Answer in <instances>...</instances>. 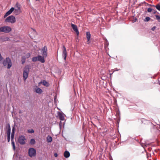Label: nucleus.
Listing matches in <instances>:
<instances>
[{
	"label": "nucleus",
	"instance_id": "obj_1",
	"mask_svg": "<svg viewBox=\"0 0 160 160\" xmlns=\"http://www.w3.org/2000/svg\"><path fill=\"white\" fill-rule=\"evenodd\" d=\"M14 8V13L15 15H18L22 12L20 5L18 2L16 4Z\"/></svg>",
	"mask_w": 160,
	"mask_h": 160
},
{
	"label": "nucleus",
	"instance_id": "obj_2",
	"mask_svg": "<svg viewBox=\"0 0 160 160\" xmlns=\"http://www.w3.org/2000/svg\"><path fill=\"white\" fill-rule=\"evenodd\" d=\"M3 64L4 66L7 67L8 69H9L12 65L11 60L9 58H6L3 61Z\"/></svg>",
	"mask_w": 160,
	"mask_h": 160
},
{
	"label": "nucleus",
	"instance_id": "obj_3",
	"mask_svg": "<svg viewBox=\"0 0 160 160\" xmlns=\"http://www.w3.org/2000/svg\"><path fill=\"white\" fill-rule=\"evenodd\" d=\"M29 72V68L28 66H25L24 69L23 73V79L24 81L26 80L28 78Z\"/></svg>",
	"mask_w": 160,
	"mask_h": 160
},
{
	"label": "nucleus",
	"instance_id": "obj_4",
	"mask_svg": "<svg viewBox=\"0 0 160 160\" xmlns=\"http://www.w3.org/2000/svg\"><path fill=\"white\" fill-rule=\"evenodd\" d=\"M32 61L33 62H36L38 61L42 63H44L45 61L43 57L40 55H38L37 57L33 58H32Z\"/></svg>",
	"mask_w": 160,
	"mask_h": 160
},
{
	"label": "nucleus",
	"instance_id": "obj_5",
	"mask_svg": "<svg viewBox=\"0 0 160 160\" xmlns=\"http://www.w3.org/2000/svg\"><path fill=\"white\" fill-rule=\"evenodd\" d=\"M5 22H10L13 23L16 22V18L15 17L12 15H11L5 19Z\"/></svg>",
	"mask_w": 160,
	"mask_h": 160
},
{
	"label": "nucleus",
	"instance_id": "obj_6",
	"mask_svg": "<svg viewBox=\"0 0 160 160\" xmlns=\"http://www.w3.org/2000/svg\"><path fill=\"white\" fill-rule=\"evenodd\" d=\"M11 30V28L9 26H4L0 28V32L8 33L10 32Z\"/></svg>",
	"mask_w": 160,
	"mask_h": 160
},
{
	"label": "nucleus",
	"instance_id": "obj_7",
	"mask_svg": "<svg viewBox=\"0 0 160 160\" xmlns=\"http://www.w3.org/2000/svg\"><path fill=\"white\" fill-rule=\"evenodd\" d=\"M26 139L24 136H20L18 138V141L19 143L21 145H23L25 143Z\"/></svg>",
	"mask_w": 160,
	"mask_h": 160
},
{
	"label": "nucleus",
	"instance_id": "obj_8",
	"mask_svg": "<svg viewBox=\"0 0 160 160\" xmlns=\"http://www.w3.org/2000/svg\"><path fill=\"white\" fill-rule=\"evenodd\" d=\"M48 49L47 47L45 46L42 48L41 50L43 58H46L48 56Z\"/></svg>",
	"mask_w": 160,
	"mask_h": 160
},
{
	"label": "nucleus",
	"instance_id": "obj_9",
	"mask_svg": "<svg viewBox=\"0 0 160 160\" xmlns=\"http://www.w3.org/2000/svg\"><path fill=\"white\" fill-rule=\"evenodd\" d=\"M36 150L33 148H31L28 150V154L31 157L34 156L36 155Z\"/></svg>",
	"mask_w": 160,
	"mask_h": 160
},
{
	"label": "nucleus",
	"instance_id": "obj_10",
	"mask_svg": "<svg viewBox=\"0 0 160 160\" xmlns=\"http://www.w3.org/2000/svg\"><path fill=\"white\" fill-rule=\"evenodd\" d=\"M67 56V52L66 49L65 48V47L64 46H63L62 49V56L64 58V60L65 61L66 60Z\"/></svg>",
	"mask_w": 160,
	"mask_h": 160
},
{
	"label": "nucleus",
	"instance_id": "obj_11",
	"mask_svg": "<svg viewBox=\"0 0 160 160\" xmlns=\"http://www.w3.org/2000/svg\"><path fill=\"white\" fill-rule=\"evenodd\" d=\"M14 8L13 7L11 8L5 14L4 16V18H5L7 16L10 14L12 12L14 11Z\"/></svg>",
	"mask_w": 160,
	"mask_h": 160
},
{
	"label": "nucleus",
	"instance_id": "obj_12",
	"mask_svg": "<svg viewBox=\"0 0 160 160\" xmlns=\"http://www.w3.org/2000/svg\"><path fill=\"white\" fill-rule=\"evenodd\" d=\"M58 115L59 116V119L62 120L63 121L65 119V115L63 113L60 112H58Z\"/></svg>",
	"mask_w": 160,
	"mask_h": 160
},
{
	"label": "nucleus",
	"instance_id": "obj_13",
	"mask_svg": "<svg viewBox=\"0 0 160 160\" xmlns=\"http://www.w3.org/2000/svg\"><path fill=\"white\" fill-rule=\"evenodd\" d=\"M71 26L74 31H75L76 33L78 35L79 34V32L77 26L73 24L72 23Z\"/></svg>",
	"mask_w": 160,
	"mask_h": 160
},
{
	"label": "nucleus",
	"instance_id": "obj_14",
	"mask_svg": "<svg viewBox=\"0 0 160 160\" xmlns=\"http://www.w3.org/2000/svg\"><path fill=\"white\" fill-rule=\"evenodd\" d=\"M141 122L142 123H143L144 124H148L150 123V122L148 120L144 118L141 119Z\"/></svg>",
	"mask_w": 160,
	"mask_h": 160
},
{
	"label": "nucleus",
	"instance_id": "obj_15",
	"mask_svg": "<svg viewBox=\"0 0 160 160\" xmlns=\"http://www.w3.org/2000/svg\"><path fill=\"white\" fill-rule=\"evenodd\" d=\"M35 91L37 93L40 94L42 92V90L39 88L36 87V88H34Z\"/></svg>",
	"mask_w": 160,
	"mask_h": 160
},
{
	"label": "nucleus",
	"instance_id": "obj_16",
	"mask_svg": "<svg viewBox=\"0 0 160 160\" xmlns=\"http://www.w3.org/2000/svg\"><path fill=\"white\" fill-rule=\"evenodd\" d=\"M41 83L44 86L46 87H48L49 86V83L45 80H43L41 82Z\"/></svg>",
	"mask_w": 160,
	"mask_h": 160
},
{
	"label": "nucleus",
	"instance_id": "obj_17",
	"mask_svg": "<svg viewBox=\"0 0 160 160\" xmlns=\"http://www.w3.org/2000/svg\"><path fill=\"white\" fill-rule=\"evenodd\" d=\"M64 156L66 158H68L70 156V153L68 151H65L64 152Z\"/></svg>",
	"mask_w": 160,
	"mask_h": 160
},
{
	"label": "nucleus",
	"instance_id": "obj_18",
	"mask_svg": "<svg viewBox=\"0 0 160 160\" xmlns=\"http://www.w3.org/2000/svg\"><path fill=\"white\" fill-rule=\"evenodd\" d=\"M8 125L9 126V127L8 129L7 130L6 132L7 136H10L11 129L10 125L9 124H8Z\"/></svg>",
	"mask_w": 160,
	"mask_h": 160
},
{
	"label": "nucleus",
	"instance_id": "obj_19",
	"mask_svg": "<svg viewBox=\"0 0 160 160\" xmlns=\"http://www.w3.org/2000/svg\"><path fill=\"white\" fill-rule=\"evenodd\" d=\"M52 141V138L50 136L48 135L47 138V141L48 142H50Z\"/></svg>",
	"mask_w": 160,
	"mask_h": 160
},
{
	"label": "nucleus",
	"instance_id": "obj_20",
	"mask_svg": "<svg viewBox=\"0 0 160 160\" xmlns=\"http://www.w3.org/2000/svg\"><path fill=\"white\" fill-rule=\"evenodd\" d=\"M14 133H15V128L14 127H13L12 131V133H11V138H12V139L13 138H14Z\"/></svg>",
	"mask_w": 160,
	"mask_h": 160
},
{
	"label": "nucleus",
	"instance_id": "obj_21",
	"mask_svg": "<svg viewBox=\"0 0 160 160\" xmlns=\"http://www.w3.org/2000/svg\"><path fill=\"white\" fill-rule=\"evenodd\" d=\"M13 139L14 138H13L12 139V138H11V141L12 142L11 144L12 146L13 150H15V143L14 142Z\"/></svg>",
	"mask_w": 160,
	"mask_h": 160
},
{
	"label": "nucleus",
	"instance_id": "obj_22",
	"mask_svg": "<svg viewBox=\"0 0 160 160\" xmlns=\"http://www.w3.org/2000/svg\"><path fill=\"white\" fill-rule=\"evenodd\" d=\"M91 37V35L89 32H87V38L88 39V41L90 39V38Z\"/></svg>",
	"mask_w": 160,
	"mask_h": 160
},
{
	"label": "nucleus",
	"instance_id": "obj_23",
	"mask_svg": "<svg viewBox=\"0 0 160 160\" xmlns=\"http://www.w3.org/2000/svg\"><path fill=\"white\" fill-rule=\"evenodd\" d=\"M35 143V141L34 139H32L30 141V143L32 145L34 144Z\"/></svg>",
	"mask_w": 160,
	"mask_h": 160
},
{
	"label": "nucleus",
	"instance_id": "obj_24",
	"mask_svg": "<svg viewBox=\"0 0 160 160\" xmlns=\"http://www.w3.org/2000/svg\"><path fill=\"white\" fill-rule=\"evenodd\" d=\"M155 17L157 20L160 22V16L158 15H156Z\"/></svg>",
	"mask_w": 160,
	"mask_h": 160
},
{
	"label": "nucleus",
	"instance_id": "obj_25",
	"mask_svg": "<svg viewBox=\"0 0 160 160\" xmlns=\"http://www.w3.org/2000/svg\"><path fill=\"white\" fill-rule=\"evenodd\" d=\"M28 132L29 133H33L34 132V130L32 129H29L28 130Z\"/></svg>",
	"mask_w": 160,
	"mask_h": 160
},
{
	"label": "nucleus",
	"instance_id": "obj_26",
	"mask_svg": "<svg viewBox=\"0 0 160 160\" xmlns=\"http://www.w3.org/2000/svg\"><path fill=\"white\" fill-rule=\"evenodd\" d=\"M155 7L158 10L160 11V5L159 4H157L155 6Z\"/></svg>",
	"mask_w": 160,
	"mask_h": 160
},
{
	"label": "nucleus",
	"instance_id": "obj_27",
	"mask_svg": "<svg viewBox=\"0 0 160 160\" xmlns=\"http://www.w3.org/2000/svg\"><path fill=\"white\" fill-rule=\"evenodd\" d=\"M150 20V18L148 17H146L144 21L145 22H148Z\"/></svg>",
	"mask_w": 160,
	"mask_h": 160
},
{
	"label": "nucleus",
	"instance_id": "obj_28",
	"mask_svg": "<svg viewBox=\"0 0 160 160\" xmlns=\"http://www.w3.org/2000/svg\"><path fill=\"white\" fill-rule=\"evenodd\" d=\"M25 61V58L23 57L22 60V64L24 63Z\"/></svg>",
	"mask_w": 160,
	"mask_h": 160
},
{
	"label": "nucleus",
	"instance_id": "obj_29",
	"mask_svg": "<svg viewBox=\"0 0 160 160\" xmlns=\"http://www.w3.org/2000/svg\"><path fill=\"white\" fill-rule=\"evenodd\" d=\"M152 10V9L151 8H148L147 10V11L148 12H151Z\"/></svg>",
	"mask_w": 160,
	"mask_h": 160
},
{
	"label": "nucleus",
	"instance_id": "obj_30",
	"mask_svg": "<svg viewBox=\"0 0 160 160\" xmlns=\"http://www.w3.org/2000/svg\"><path fill=\"white\" fill-rule=\"evenodd\" d=\"M7 139H8V142H9L10 140V136H7Z\"/></svg>",
	"mask_w": 160,
	"mask_h": 160
},
{
	"label": "nucleus",
	"instance_id": "obj_31",
	"mask_svg": "<svg viewBox=\"0 0 160 160\" xmlns=\"http://www.w3.org/2000/svg\"><path fill=\"white\" fill-rule=\"evenodd\" d=\"M30 53H28L27 54V55H26V58H28L30 57Z\"/></svg>",
	"mask_w": 160,
	"mask_h": 160
},
{
	"label": "nucleus",
	"instance_id": "obj_32",
	"mask_svg": "<svg viewBox=\"0 0 160 160\" xmlns=\"http://www.w3.org/2000/svg\"><path fill=\"white\" fill-rule=\"evenodd\" d=\"M155 28H156V27H155V26H154V27H153L152 28V29H152V31H154V30H155Z\"/></svg>",
	"mask_w": 160,
	"mask_h": 160
},
{
	"label": "nucleus",
	"instance_id": "obj_33",
	"mask_svg": "<svg viewBox=\"0 0 160 160\" xmlns=\"http://www.w3.org/2000/svg\"><path fill=\"white\" fill-rule=\"evenodd\" d=\"M54 155L55 157H57L58 156V154L56 153H55L54 154Z\"/></svg>",
	"mask_w": 160,
	"mask_h": 160
},
{
	"label": "nucleus",
	"instance_id": "obj_34",
	"mask_svg": "<svg viewBox=\"0 0 160 160\" xmlns=\"http://www.w3.org/2000/svg\"><path fill=\"white\" fill-rule=\"evenodd\" d=\"M154 13H156V12L155 11L154 12H153Z\"/></svg>",
	"mask_w": 160,
	"mask_h": 160
},
{
	"label": "nucleus",
	"instance_id": "obj_35",
	"mask_svg": "<svg viewBox=\"0 0 160 160\" xmlns=\"http://www.w3.org/2000/svg\"><path fill=\"white\" fill-rule=\"evenodd\" d=\"M159 84L160 85V83H159Z\"/></svg>",
	"mask_w": 160,
	"mask_h": 160
}]
</instances>
